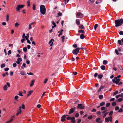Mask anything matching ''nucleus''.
Masks as SVG:
<instances>
[{
    "mask_svg": "<svg viewBox=\"0 0 123 123\" xmlns=\"http://www.w3.org/2000/svg\"><path fill=\"white\" fill-rule=\"evenodd\" d=\"M115 23L116 24L115 26L116 27L121 26L123 24V19L121 18L115 20Z\"/></svg>",
    "mask_w": 123,
    "mask_h": 123,
    "instance_id": "obj_1",
    "label": "nucleus"
},
{
    "mask_svg": "<svg viewBox=\"0 0 123 123\" xmlns=\"http://www.w3.org/2000/svg\"><path fill=\"white\" fill-rule=\"evenodd\" d=\"M40 12L43 14L44 15L45 13L46 8L45 6L43 5H42L40 6Z\"/></svg>",
    "mask_w": 123,
    "mask_h": 123,
    "instance_id": "obj_2",
    "label": "nucleus"
},
{
    "mask_svg": "<svg viewBox=\"0 0 123 123\" xmlns=\"http://www.w3.org/2000/svg\"><path fill=\"white\" fill-rule=\"evenodd\" d=\"M80 49V48H77L74 50H73V53L74 55H76L79 52Z\"/></svg>",
    "mask_w": 123,
    "mask_h": 123,
    "instance_id": "obj_3",
    "label": "nucleus"
},
{
    "mask_svg": "<svg viewBox=\"0 0 123 123\" xmlns=\"http://www.w3.org/2000/svg\"><path fill=\"white\" fill-rule=\"evenodd\" d=\"M25 6L24 5H18L16 7V10L17 11H18L20 10V9H21L23 8Z\"/></svg>",
    "mask_w": 123,
    "mask_h": 123,
    "instance_id": "obj_4",
    "label": "nucleus"
},
{
    "mask_svg": "<svg viewBox=\"0 0 123 123\" xmlns=\"http://www.w3.org/2000/svg\"><path fill=\"white\" fill-rule=\"evenodd\" d=\"M85 107L82 104H79L78 105V106L77 108L78 109H84Z\"/></svg>",
    "mask_w": 123,
    "mask_h": 123,
    "instance_id": "obj_5",
    "label": "nucleus"
},
{
    "mask_svg": "<svg viewBox=\"0 0 123 123\" xmlns=\"http://www.w3.org/2000/svg\"><path fill=\"white\" fill-rule=\"evenodd\" d=\"M76 109V108L75 107H74L73 108H71L70 109L69 112L68 113L69 114H70L73 113Z\"/></svg>",
    "mask_w": 123,
    "mask_h": 123,
    "instance_id": "obj_6",
    "label": "nucleus"
},
{
    "mask_svg": "<svg viewBox=\"0 0 123 123\" xmlns=\"http://www.w3.org/2000/svg\"><path fill=\"white\" fill-rule=\"evenodd\" d=\"M76 16L79 17V18H81L84 16L83 15L81 12H77L76 14Z\"/></svg>",
    "mask_w": 123,
    "mask_h": 123,
    "instance_id": "obj_7",
    "label": "nucleus"
},
{
    "mask_svg": "<svg viewBox=\"0 0 123 123\" xmlns=\"http://www.w3.org/2000/svg\"><path fill=\"white\" fill-rule=\"evenodd\" d=\"M53 41H54V40L53 39H51L50 41L49 42V44H50V46H52V45L53 43Z\"/></svg>",
    "mask_w": 123,
    "mask_h": 123,
    "instance_id": "obj_8",
    "label": "nucleus"
},
{
    "mask_svg": "<svg viewBox=\"0 0 123 123\" xmlns=\"http://www.w3.org/2000/svg\"><path fill=\"white\" fill-rule=\"evenodd\" d=\"M71 122L72 123H75V118L74 117H71Z\"/></svg>",
    "mask_w": 123,
    "mask_h": 123,
    "instance_id": "obj_9",
    "label": "nucleus"
},
{
    "mask_svg": "<svg viewBox=\"0 0 123 123\" xmlns=\"http://www.w3.org/2000/svg\"><path fill=\"white\" fill-rule=\"evenodd\" d=\"M34 82L35 80H32L31 82V84L30 85V86H32L33 85Z\"/></svg>",
    "mask_w": 123,
    "mask_h": 123,
    "instance_id": "obj_10",
    "label": "nucleus"
},
{
    "mask_svg": "<svg viewBox=\"0 0 123 123\" xmlns=\"http://www.w3.org/2000/svg\"><path fill=\"white\" fill-rule=\"evenodd\" d=\"M33 91H30L29 92L28 94L27 95V97H29V96H30L31 94V93L33 92Z\"/></svg>",
    "mask_w": 123,
    "mask_h": 123,
    "instance_id": "obj_11",
    "label": "nucleus"
},
{
    "mask_svg": "<svg viewBox=\"0 0 123 123\" xmlns=\"http://www.w3.org/2000/svg\"><path fill=\"white\" fill-rule=\"evenodd\" d=\"M78 32L79 33H82V34H84L85 33L84 31L82 30H79Z\"/></svg>",
    "mask_w": 123,
    "mask_h": 123,
    "instance_id": "obj_12",
    "label": "nucleus"
},
{
    "mask_svg": "<svg viewBox=\"0 0 123 123\" xmlns=\"http://www.w3.org/2000/svg\"><path fill=\"white\" fill-rule=\"evenodd\" d=\"M109 117H106L105 119V121L106 122H108L109 121Z\"/></svg>",
    "mask_w": 123,
    "mask_h": 123,
    "instance_id": "obj_13",
    "label": "nucleus"
},
{
    "mask_svg": "<svg viewBox=\"0 0 123 123\" xmlns=\"http://www.w3.org/2000/svg\"><path fill=\"white\" fill-rule=\"evenodd\" d=\"M60 31H60L61 32L60 34H59V35H58V36L59 37H60L61 35H62V32H63V30L62 29L60 30Z\"/></svg>",
    "mask_w": 123,
    "mask_h": 123,
    "instance_id": "obj_14",
    "label": "nucleus"
},
{
    "mask_svg": "<svg viewBox=\"0 0 123 123\" xmlns=\"http://www.w3.org/2000/svg\"><path fill=\"white\" fill-rule=\"evenodd\" d=\"M9 15L7 13L6 14V21L8 22L9 20Z\"/></svg>",
    "mask_w": 123,
    "mask_h": 123,
    "instance_id": "obj_15",
    "label": "nucleus"
},
{
    "mask_svg": "<svg viewBox=\"0 0 123 123\" xmlns=\"http://www.w3.org/2000/svg\"><path fill=\"white\" fill-rule=\"evenodd\" d=\"M108 63V61L106 60H104L103 61V64L105 65Z\"/></svg>",
    "mask_w": 123,
    "mask_h": 123,
    "instance_id": "obj_16",
    "label": "nucleus"
},
{
    "mask_svg": "<svg viewBox=\"0 0 123 123\" xmlns=\"http://www.w3.org/2000/svg\"><path fill=\"white\" fill-rule=\"evenodd\" d=\"M76 23L77 25H79L80 24V21L78 19H77L76 20Z\"/></svg>",
    "mask_w": 123,
    "mask_h": 123,
    "instance_id": "obj_17",
    "label": "nucleus"
},
{
    "mask_svg": "<svg viewBox=\"0 0 123 123\" xmlns=\"http://www.w3.org/2000/svg\"><path fill=\"white\" fill-rule=\"evenodd\" d=\"M85 37V36L83 34H81L80 35V38L81 39L84 38Z\"/></svg>",
    "mask_w": 123,
    "mask_h": 123,
    "instance_id": "obj_18",
    "label": "nucleus"
},
{
    "mask_svg": "<svg viewBox=\"0 0 123 123\" xmlns=\"http://www.w3.org/2000/svg\"><path fill=\"white\" fill-rule=\"evenodd\" d=\"M101 69L103 70H104L105 69V66L102 65L100 66Z\"/></svg>",
    "mask_w": 123,
    "mask_h": 123,
    "instance_id": "obj_19",
    "label": "nucleus"
},
{
    "mask_svg": "<svg viewBox=\"0 0 123 123\" xmlns=\"http://www.w3.org/2000/svg\"><path fill=\"white\" fill-rule=\"evenodd\" d=\"M3 88L4 90L6 91L7 90V87L6 85H5L4 86Z\"/></svg>",
    "mask_w": 123,
    "mask_h": 123,
    "instance_id": "obj_20",
    "label": "nucleus"
},
{
    "mask_svg": "<svg viewBox=\"0 0 123 123\" xmlns=\"http://www.w3.org/2000/svg\"><path fill=\"white\" fill-rule=\"evenodd\" d=\"M23 50L25 52H26L27 50V49L26 47H24L23 48Z\"/></svg>",
    "mask_w": 123,
    "mask_h": 123,
    "instance_id": "obj_21",
    "label": "nucleus"
},
{
    "mask_svg": "<svg viewBox=\"0 0 123 123\" xmlns=\"http://www.w3.org/2000/svg\"><path fill=\"white\" fill-rule=\"evenodd\" d=\"M66 119L65 118H64V117H63V116H62L61 117V121L62 122H64L65 121Z\"/></svg>",
    "mask_w": 123,
    "mask_h": 123,
    "instance_id": "obj_22",
    "label": "nucleus"
},
{
    "mask_svg": "<svg viewBox=\"0 0 123 123\" xmlns=\"http://www.w3.org/2000/svg\"><path fill=\"white\" fill-rule=\"evenodd\" d=\"M100 120L101 119L100 118H98L96 119V122H97L98 123V122H99L100 121Z\"/></svg>",
    "mask_w": 123,
    "mask_h": 123,
    "instance_id": "obj_23",
    "label": "nucleus"
},
{
    "mask_svg": "<svg viewBox=\"0 0 123 123\" xmlns=\"http://www.w3.org/2000/svg\"><path fill=\"white\" fill-rule=\"evenodd\" d=\"M103 77V75H102L99 74L98 76V77L99 79H101Z\"/></svg>",
    "mask_w": 123,
    "mask_h": 123,
    "instance_id": "obj_24",
    "label": "nucleus"
},
{
    "mask_svg": "<svg viewBox=\"0 0 123 123\" xmlns=\"http://www.w3.org/2000/svg\"><path fill=\"white\" fill-rule=\"evenodd\" d=\"M32 9L33 10H35L36 9V5L35 4H33V5Z\"/></svg>",
    "mask_w": 123,
    "mask_h": 123,
    "instance_id": "obj_25",
    "label": "nucleus"
},
{
    "mask_svg": "<svg viewBox=\"0 0 123 123\" xmlns=\"http://www.w3.org/2000/svg\"><path fill=\"white\" fill-rule=\"evenodd\" d=\"M123 100V99L122 98H119L116 101H117L118 102H120L122 101Z\"/></svg>",
    "mask_w": 123,
    "mask_h": 123,
    "instance_id": "obj_26",
    "label": "nucleus"
},
{
    "mask_svg": "<svg viewBox=\"0 0 123 123\" xmlns=\"http://www.w3.org/2000/svg\"><path fill=\"white\" fill-rule=\"evenodd\" d=\"M118 91L117 90L115 92L113 93V95L114 96L115 95L117 94L118 93Z\"/></svg>",
    "mask_w": 123,
    "mask_h": 123,
    "instance_id": "obj_27",
    "label": "nucleus"
},
{
    "mask_svg": "<svg viewBox=\"0 0 123 123\" xmlns=\"http://www.w3.org/2000/svg\"><path fill=\"white\" fill-rule=\"evenodd\" d=\"M23 93V92L22 91H20L18 93V95L19 96H23L22 93Z\"/></svg>",
    "mask_w": 123,
    "mask_h": 123,
    "instance_id": "obj_28",
    "label": "nucleus"
},
{
    "mask_svg": "<svg viewBox=\"0 0 123 123\" xmlns=\"http://www.w3.org/2000/svg\"><path fill=\"white\" fill-rule=\"evenodd\" d=\"M105 102H101L100 104V106H103L104 105H105Z\"/></svg>",
    "mask_w": 123,
    "mask_h": 123,
    "instance_id": "obj_29",
    "label": "nucleus"
},
{
    "mask_svg": "<svg viewBox=\"0 0 123 123\" xmlns=\"http://www.w3.org/2000/svg\"><path fill=\"white\" fill-rule=\"evenodd\" d=\"M65 36H62L61 37V39H62V42H63L64 41V39H65Z\"/></svg>",
    "mask_w": 123,
    "mask_h": 123,
    "instance_id": "obj_30",
    "label": "nucleus"
},
{
    "mask_svg": "<svg viewBox=\"0 0 123 123\" xmlns=\"http://www.w3.org/2000/svg\"><path fill=\"white\" fill-rule=\"evenodd\" d=\"M30 0H28L27 2V6H29L30 5Z\"/></svg>",
    "mask_w": 123,
    "mask_h": 123,
    "instance_id": "obj_31",
    "label": "nucleus"
},
{
    "mask_svg": "<svg viewBox=\"0 0 123 123\" xmlns=\"http://www.w3.org/2000/svg\"><path fill=\"white\" fill-rule=\"evenodd\" d=\"M21 111H19L16 114V115L17 116H18L19 114H20L21 113Z\"/></svg>",
    "mask_w": 123,
    "mask_h": 123,
    "instance_id": "obj_32",
    "label": "nucleus"
},
{
    "mask_svg": "<svg viewBox=\"0 0 123 123\" xmlns=\"http://www.w3.org/2000/svg\"><path fill=\"white\" fill-rule=\"evenodd\" d=\"M79 27L81 29H84V27L83 25H80L79 26Z\"/></svg>",
    "mask_w": 123,
    "mask_h": 123,
    "instance_id": "obj_33",
    "label": "nucleus"
},
{
    "mask_svg": "<svg viewBox=\"0 0 123 123\" xmlns=\"http://www.w3.org/2000/svg\"><path fill=\"white\" fill-rule=\"evenodd\" d=\"M20 74L22 75H25L26 74L23 71H21L20 72Z\"/></svg>",
    "mask_w": 123,
    "mask_h": 123,
    "instance_id": "obj_34",
    "label": "nucleus"
},
{
    "mask_svg": "<svg viewBox=\"0 0 123 123\" xmlns=\"http://www.w3.org/2000/svg\"><path fill=\"white\" fill-rule=\"evenodd\" d=\"M19 25V24L17 22L15 24V26L16 27H17Z\"/></svg>",
    "mask_w": 123,
    "mask_h": 123,
    "instance_id": "obj_35",
    "label": "nucleus"
},
{
    "mask_svg": "<svg viewBox=\"0 0 123 123\" xmlns=\"http://www.w3.org/2000/svg\"><path fill=\"white\" fill-rule=\"evenodd\" d=\"M13 120V119H11L10 120L8 121L7 122H6V123H9L11 122Z\"/></svg>",
    "mask_w": 123,
    "mask_h": 123,
    "instance_id": "obj_36",
    "label": "nucleus"
},
{
    "mask_svg": "<svg viewBox=\"0 0 123 123\" xmlns=\"http://www.w3.org/2000/svg\"><path fill=\"white\" fill-rule=\"evenodd\" d=\"M98 25L97 24H95L94 26V29L95 30H96V28L98 27Z\"/></svg>",
    "mask_w": 123,
    "mask_h": 123,
    "instance_id": "obj_37",
    "label": "nucleus"
},
{
    "mask_svg": "<svg viewBox=\"0 0 123 123\" xmlns=\"http://www.w3.org/2000/svg\"><path fill=\"white\" fill-rule=\"evenodd\" d=\"M113 113V112L112 111H111L109 112V116H111Z\"/></svg>",
    "mask_w": 123,
    "mask_h": 123,
    "instance_id": "obj_38",
    "label": "nucleus"
},
{
    "mask_svg": "<svg viewBox=\"0 0 123 123\" xmlns=\"http://www.w3.org/2000/svg\"><path fill=\"white\" fill-rule=\"evenodd\" d=\"M108 112H106L104 114L103 116V118H105V117L106 116V115L108 114Z\"/></svg>",
    "mask_w": 123,
    "mask_h": 123,
    "instance_id": "obj_39",
    "label": "nucleus"
},
{
    "mask_svg": "<svg viewBox=\"0 0 123 123\" xmlns=\"http://www.w3.org/2000/svg\"><path fill=\"white\" fill-rule=\"evenodd\" d=\"M27 74L29 75H33L34 74L33 73L31 72H30L29 73H27Z\"/></svg>",
    "mask_w": 123,
    "mask_h": 123,
    "instance_id": "obj_40",
    "label": "nucleus"
},
{
    "mask_svg": "<svg viewBox=\"0 0 123 123\" xmlns=\"http://www.w3.org/2000/svg\"><path fill=\"white\" fill-rule=\"evenodd\" d=\"M123 111V110L122 108H120L118 111L119 112H122Z\"/></svg>",
    "mask_w": 123,
    "mask_h": 123,
    "instance_id": "obj_41",
    "label": "nucleus"
},
{
    "mask_svg": "<svg viewBox=\"0 0 123 123\" xmlns=\"http://www.w3.org/2000/svg\"><path fill=\"white\" fill-rule=\"evenodd\" d=\"M5 65L4 64H1V68H2L5 67Z\"/></svg>",
    "mask_w": 123,
    "mask_h": 123,
    "instance_id": "obj_42",
    "label": "nucleus"
},
{
    "mask_svg": "<svg viewBox=\"0 0 123 123\" xmlns=\"http://www.w3.org/2000/svg\"><path fill=\"white\" fill-rule=\"evenodd\" d=\"M114 79H115L116 80V81H118L119 82V81H120V79H118L116 77H114Z\"/></svg>",
    "mask_w": 123,
    "mask_h": 123,
    "instance_id": "obj_43",
    "label": "nucleus"
},
{
    "mask_svg": "<svg viewBox=\"0 0 123 123\" xmlns=\"http://www.w3.org/2000/svg\"><path fill=\"white\" fill-rule=\"evenodd\" d=\"M118 44L120 45H121V43H122L121 41L120 40H118Z\"/></svg>",
    "mask_w": 123,
    "mask_h": 123,
    "instance_id": "obj_44",
    "label": "nucleus"
},
{
    "mask_svg": "<svg viewBox=\"0 0 123 123\" xmlns=\"http://www.w3.org/2000/svg\"><path fill=\"white\" fill-rule=\"evenodd\" d=\"M116 105V103L115 102H112V105L113 106H114Z\"/></svg>",
    "mask_w": 123,
    "mask_h": 123,
    "instance_id": "obj_45",
    "label": "nucleus"
},
{
    "mask_svg": "<svg viewBox=\"0 0 123 123\" xmlns=\"http://www.w3.org/2000/svg\"><path fill=\"white\" fill-rule=\"evenodd\" d=\"M92 116L91 115L88 117V118L89 120L92 119Z\"/></svg>",
    "mask_w": 123,
    "mask_h": 123,
    "instance_id": "obj_46",
    "label": "nucleus"
},
{
    "mask_svg": "<svg viewBox=\"0 0 123 123\" xmlns=\"http://www.w3.org/2000/svg\"><path fill=\"white\" fill-rule=\"evenodd\" d=\"M103 96L102 95H101L99 96V98L100 99L102 98H103Z\"/></svg>",
    "mask_w": 123,
    "mask_h": 123,
    "instance_id": "obj_47",
    "label": "nucleus"
},
{
    "mask_svg": "<svg viewBox=\"0 0 123 123\" xmlns=\"http://www.w3.org/2000/svg\"><path fill=\"white\" fill-rule=\"evenodd\" d=\"M119 34L120 35H123V31H120L119 32Z\"/></svg>",
    "mask_w": 123,
    "mask_h": 123,
    "instance_id": "obj_48",
    "label": "nucleus"
},
{
    "mask_svg": "<svg viewBox=\"0 0 123 123\" xmlns=\"http://www.w3.org/2000/svg\"><path fill=\"white\" fill-rule=\"evenodd\" d=\"M115 51L117 55H118L119 54V53L118 52V50L117 49H115Z\"/></svg>",
    "mask_w": 123,
    "mask_h": 123,
    "instance_id": "obj_49",
    "label": "nucleus"
},
{
    "mask_svg": "<svg viewBox=\"0 0 123 123\" xmlns=\"http://www.w3.org/2000/svg\"><path fill=\"white\" fill-rule=\"evenodd\" d=\"M110 103H107L106 105V106L107 107H109L110 105Z\"/></svg>",
    "mask_w": 123,
    "mask_h": 123,
    "instance_id": "obj_50",
    "label": "nucleus"
},
{
    "mask_svg": "<svg viewBox=\"0 0 123 123\" xmlns=\"http://www.w3.org/2000/svg\"><path fill=\"white\" fill-rule=\"evenodd\" d=\"M18 96H16L14 97V99L15 100H16L18 98Z\"/></svg>",
    "mask_w": 123,
    "mask_h": 123,
    "instance_id": "obj_51",
    "label": "nucleus"
},
{
    "mask_svg": "<svg viewBox=\"0 0 123 123\" xmlns=\"http://www.w3.org/2000/svg\"><path fill=\"white\" fill-rule=\"evenodd\" d=\"M109 121H110L111 122L112 121V117L111 116H110L109 117Z\"/></svg>",
    "mask_w": 123,
    "mask_h": 123,
    "instance_id": "obj_52",
    "label": "nucleus"
},
{
    "mask_svg": "<svg viewBox=\"0 0 123 123\" xmlns=\"http://www.w3.org/2000/svg\"><path fill=\"white\" fill-rule=\"evenodd\" d=\"M17 61L19 62H21L22 61V59L20 58H19L17 59Z\"/></svg>",
    "mask_w": 123,
    "mask_h": 123,
    "instance_id": "obj_53",
    "label": "nucleus"
},
{
    "mask_svg": "<svg viewBox=\"0 0 123 123\" xmlns=\"http://www.w3.org/2000/svg\"><path fill=\"white\" fill-rule=\"evenodd\" d=\"M105 109V108L104 107H102L101 108V110L102 111H104Z\"/></svg>",
    "mask_w": 123,
    "mask_h": 123,
    "instance_id": "obj_54",
    "label": "nucleus"
},
{
    "mask_svg": "<svg viewBox=\"0 0 123 123\" xmlns=\"http://www.w3.org/2000/svg\"><path fill=\"white\" fill-rule=\"evenodd\" d=\"M96 111V110L95 109H93L92 111V112H95Z\"/></svg>",
    "mask_w": 123,
    "mask_h": 123,
    "instance_id": "obj_55",
    "label": "nucleus"
},
{
    "mask_svg": "<svg viewBox=\"0 0 123 123\" xmlns=\"http://www.w3.org/2000/svg\"><path fill=\"white\" fill-rule=\"evenodd\" d=\"M11 50H9L8 51V52L7 53V54L8 55H9L11 54Z\"/></svg>",
    "mask_w": 123,
    "mask_h": 123,
    "instance_id": "obj_56",
    "label": "nucleus"
},
{
    "mask_svg": "<svg viewBox=\"0 0 123 123\" xmlns=\"http://www.w3.org/2000/svg\"><path fill=\"white\" fill-rule=\"evenodd\" d=\"M48 80V79L47 78H46L44 81V83L45 84L46 83L47 80Z\"/></svg>",
    "mask_w": 123,
    "mask_h": 123,
    "instance_id": "obj_57",
    "label": "nucleus"
},
{
    "mask_svg": "<svg viewBox=\"0 0 123 123\" xmlns=\"http://www.w3.org/2000/svg\"><path fill=\"white\" fill-rule=\"evenodd\" d=\"M26 63L27 64H29L30 63V62L28 60H26Z\"/></svg>",
    "mask_w": 123,
    "mask_h": 123,
    "instance_id": "obj_58",
    "label": "nucleus"
},
{
    "mask_svg": "<svg viewBox=\"0 0 123 123\" xmlns=\"http://www.w3.org/2000/svg\"><path fill=\"white\" fill-rule=\"evenodd\" d=\"M71 117H67L66 118L68 120H69L70 119H71Z\"/></svg>",
    "mask_w": 123,
    "mask_h": 123,
    "instance_id": "obj_59",
    "label": "nucleus"
},
{
    "mask_svg": "<svg viewBox=\"0 0 123 123\" xmlns=\"http://www.w3.org/2000/svg\"><path fill=\"white\" fill-rule=\"evenodd\" d=\"M119 107L118 106H116L115 107V110L116 111L118 110L119 109Z\"/></svg>",
    "mask_w": 123,
    "mask_h": 123,
    "instance_id": "obj_60",
    "label": "nucleus"
},
{
    "mask_svg": "<svg viewBox=\"0 0 123 123\" xmlns=\"http://www.w3.org/2000/svg\"><path fill=\"white\" fill-rule=\"evenodd\" d=\"M12 66L13 67H16L17 66V64L15 63H14L13 64Z\"/></svg>",
    "mask_w": 123,
    "mask_h": 123,
    "instance_id": "obj_61",
    "label": "nucleus"
},
{
    "mask_svg": "<svg viewBox=\"0 0 123 123\" xmlns=\"http://www.w3.org/2000/svg\"><path fill=\"white\" fill-rule=\"evenodd\" d=\"M6 84L9 87L10 86V85L9 83L7 82L6 83Z\"/></svg>",
    "mask_w": 123,
    "mask_h": 123,
    "instance_id": "obj_62",
    "label": "nucleus"
},
{
    "mask_svg": "<svg viewBox=\"0 0 123 123\" xmlns=\"http://www.w3.org/2000/svg\"><path fill=\"white\" fill-rule=\"evenodd\" d=\"M25 40V38H23V39H21V41L22 43H24V41Z\"/></svg>",
    "mask_w": 123,
    "mask_h": 123,
    "instance_id": "obj_63",
    "label": "nucleus"
},
{
    "mask_svg": "<svg viewBox=\"0 0 123 123\" xmlns=\"http://www.w3.org/2000/svg\"><path fill=\"white\" fill-rule=\"evenodd\" d=\"M37 107L38 108H39L41 107V105H40L38 104L37 105Z\"/></svg>",
    "mask_w": 123,
    "mask_h": 123,
    "instance_id": "obj_64",
    "label": "nucleus"
}]
</instances>
